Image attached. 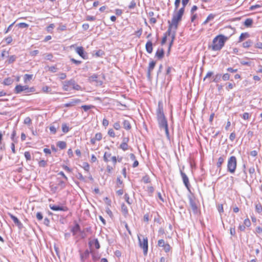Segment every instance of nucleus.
Listing matches in <instances>:
<instances>
[{"mask_svg": "<svg viewBox=\"0 0 262 262\" xmlns=\"http://www.w3.org/2000/svg\"><path fill=\"white\" fill-rule=\"evenodd\" d=\"M38 165H39V167H45L47 165V161L45 160H42L39 162Z\"/></svg>", "mask_w": 262, "mask_h": 262, "instance_id": "obj_42", "label": "nucleus"}, {"mask_svg": "<svg viewBox=\"0 0 262 262\" xmlns=\"http://www.w3.org/2000/svg\"><path fill=\"white\" fill-rule=\"evenodd\" d=\"M146 49H152V43L150 40H148L145 45Z\"/></svg>", "mask_w": 262, "mask_h": 262, "instance_id": "obj_43", "label": "nucleus"}, {"mask_svg": "<svg viewBox=\"0 0 262 262\" xmlns=\"http://www.w3.org/2000/svg\"><path fill=\"white\" fill-rule=\"evenodd\" d=\"M49 207L50 209L53 211H67L68 210V208L66 206H58L55 205H50Z\"/></svg>", "mask_w": 262, "mask_h": 262, "instance_id": "obj_11", "label": "nucleus"}, {"mask_svg": "<svg viewBox=\"0 0 262 262\" xmlns=\"http://www.w3.org/2000/svg\"><path fill=\"white\" fill-rule=\"evenodd\" d=\"M244 225L247 227H249L251 225V222L249 219H246L244 222Z\"/></svg>", "mask_w": 262, "mask_h": 262, "instance_id": "obj_57", "label": "nucleus"}, {"mask_svg": "<svg viewBox=\"0 0 262 262\" xmlns=\"http://www.w3.org/2000/svg\"><path fill=\"white\" fill-rule=\"evenodd\" d=\"M33 75L25 74L24 76V82L27 83L28 81H29L32 79Z\"/></svg>", "mask_w": 262, "mask_h": 262, "instance_id": "obj_33", "label": "nucleus"}, {"mask_svg": "<svg viewBox=\"0 0 262 262\" xmlns=\"http://www.w3.org/2000/svg\"><path fill=\"white\" fill-rule=\"evenodd\" d=\"M121 211L124 216H126L128 214V209L124 204L121 205Z\"/></svg>", "mask_w": 262, "mask_h": 262, "instance_id": "obj_26", "label": "nucleus"}, {"mask_svg": "<svg viewBox=\"0 0 262 262\" xmlns=\"http://www.w3.org/2000/svg\"><path fill=\"white\" fill-rule=\"evenodd\" d=\"M164 55V50H157L156 53V57H157L158 59H161L163 57Z\"/></svg>", "mask_w": 262, "mask_h": 262, "instance_id": "obj_22", "label": "nucleus"}, {"mask_svg": "<svg viewBox=\"0 0 262 262\" xmlns=\"http://www.w3.org/2000/svg\"><path fill=\"white\" fill-rule=\"evenodd\" d=\"M184 10H185V7H184V6H183V7L180 8L179 9V10L178 11V12L176 14L182 17V16L184 12Z\"/></svg>", "mask_w": 262, "mask_h": 262, "instance_id": "obj_37", "label": "nucleus"}, {"mask_svg": "<svg viewBox=\"0 0 262 262\" xmlns=\"http://www.w3.org/2000/svg\"><path fill=\"white\" fill-rule=\"evenodd\" d=\"M156 62V61L152 60L151 61L148 67L147 72V77L149 80L151 79V72L155 68Z\"/></svg>", "mask_w": 262, "mask_h": 262, "instance_id": "obj_10", "label": "nucleus"}, {"mask_svg": "<svg viewBox=\"0 0 262 262\" xmlns=\"http://www.w3.org/2000/svg\"><path fill=\"white\" fill-rule=\"evenodd\" d=\"M184 10H185V7H184V6H183V7L180 8L179 9V10L178 11V12L176 14L182 17V16L184 12Z\"/></svg>", "mask_w": 262, "mask_h": 262, "instance_id": "obj_38", "label": "nucleus"}, {"mask_svg": "<svg viewBox=\"0 0 262 262\" xmlns=\"http://www.w3.org/2000/svg\"><path fill=\"white\" fill-rule=\"evenodd\" d=\"M62 131L64 133H67L69 131V127L67 124L63 123L62 124Z\"/></svg>", "mask_w": 262, "mask_h": 262, "instance_id": "obj_32", "label": "nucleus"}, {"mask_svg": "<svg viewBox=\"0 0 262 262\" xmlns=\"http://www.w3.org/2000/svg\"><path fill=\"white\" fill-rule=\"evenodd\" d=\"M222 79L224 81H226L229 79L230 78V75L228 73L224 74L223 76H222Z\"/></svg>", "mask_w": 262, "mask_h": 262, "instance_id": "obj_53", "label": "nucleus"}, {"mask_svg": "<svg viewBox=\"0 0 262 262\" xmlns=\"http://www.w3.org/2000/svg\"><path fill=\"white\" fill-rule=\"evenodd\" d=\"M81 102V100L79 99H73L69 102L66 103L64 106L66 107H71L74 106L76 104L79 103Z\"/></svg>", "mask_w": 262, "mask_h": 262, "instance_id": "obj_16", "label": "nucleus"}, {"mask_svg": "<svg viewBox=\"0 0 262 262\" xmlns=\"http://www.w3.org/2000/svg\"><path fill=\"white\" fill-rule=\"evenodd\" d=\"M221 78L222 75L221 74H217L214 76L213 81L217 83L221 80Z\"/></svg>", "mask_w": 262, "mask_h": 262, "instance_id": "obj_31", "label": "nucleus"}, {"mask_svg": "<svg viewBox=\"0 0 262 262\" xmlns=\"http://www.w3.org/2000/svg\"><path fill=\"white\" fill-rule=\"evenodd\" d=\"M136 6V3L134 0H133L130 3V4L128 5V7L129 9H133L135 8Z\"/></svg>", "mask_w": 262, "mask_h": 262, "instance_id": "obj_44", "label": "nucleus"}, {"mask_svg": "<svg viewBox=\"0 0 262 262\" xmlns=\"http://www.w3.org/2000/svg\"><path fill=\"white\" fill-rule=\"evenodd\" d=\"M108 135L111 137H115V132L114 131V130L111 128V129H110L108 131Z\"/></svg>", "mask_w": 262, "mask_h": 262, "instance_id": "obj_52", "label": "nucleus"}, {"mask_svg": "<svg viewBox=\"0 0 262 262\" xmlns=\"http://www.w3.org/2000/svg\"><path fill=\"white\" fill-rule=\"evenodd\" d=\"M13 82V79L8 77L4 79L3 84L6 85H10Z\"/></svg>", "mask_w": 262, "mask_h": 262, "instance_id": "obj_25", "label": "nucleus"}, {"mask_svg": "<svg viewBox=\"0 0 262 262\" xmlns=\"http://www.w3.org/2000/svg\"><path fill=\"white\" fill-rule=\"evenodd\" d=\"M71 87H72L73 89L74 90H81V86L78 84L76 83L74 80L71 79L70 80L65 81L63 82V89L64 91H70V88Z\"/></svg>", "mask_w": 262, "mask_h": 262, "instance_id": "obj_3", "label": "nucleus"}, {"mask_svg": "<svg viewBox=\"0 0 262 262\" xmlns=\"http://www.w3.org/2000/svg\"><path fill=\"white\" fill-rule=\"evenodd\" d=\"M180 172H181V175L182 176L183 181V183H184L185 186L187 188L188 191H190V189L189 187L190 185H189V180H188L187 176L184 172H183L182 171V170H180Z\"/></svg>", "mask_w": 262, "mask_h": 262, "instance_id": "obj_12", "label": "nucleus"}, {"mask_svg": "<svg viewBox=\"0 0 262 262\" xmlns=\"http://www.w3.org/2000/svg\"><path fill=\"white\" fill-rule=\"evenodd\" d=\"M104 54V53L103 50H98L95 53H93L94 56H96V57H101Z\"/></svg>", "mask_w": 262, "mask_h": 262, "instance_id": "obj_30", "label": "nucleus"}, {"mask_svg": "<svg viewBox=\"0 0 262 262\" xmlns=\"http://www.w3.org/2000/svg\"><path fill=\"white\" fill-rule=\"evenodd\" d=\"M196 14H193L192 17H191V23H193V27L194 28L193 29L192 26H191V25H190V29L191 30H193V31L195 30V24L194 22V20L196 19Z\"/></svg>", "mask_w": 262, "mask_h": 262, "instance_id": "obj_34", "label": "nucleus"}, {"mask_svg": "<svg viewBox=\"0 0 262 262\" xmlns=\"http://www.w3.org/2000/svg\"><path fill=\"white\" fill-rule=\"evenodd\" d=\"M77 54L84 59H88V54L85 50H76Z\"/></svg>", "mask_w": 262, "mask_h": 262, "instance_id": "obj_18", "label": "nucleus"}, {"mask_svg": "<svg viewBox=\"0 0 262 262\" xmlns=\"http://www.w3.org/2000/svg\"><path fill=\"white\" fill-rule=\"evenodd\" d=\"M124 199H125V201L128 204L130 205V204H132V202L129 201V195H128V194H127V193L125 194V195H124Z\"/></svg>", "mask_w": 262, "mask_h": 262, "instance_id": "obj_61", "label": "nucleus"}, {"mask_svg": "<svg viewBox=\"0 0 262 262\" xmlns=\"http://www.w3.org/2000/svg\"><path fill=\"white\" fill-rule=\"evenodd\" d=\"M224 158L223 157H220L219 159H218V161L216 163V166H217V167L218 168H219V171H220L221 170V166H222V164L224 163Z\"/></svg>", "mask_w": 262, "mask_h": 262, "instance_id": "obj_20", "label": "nucleus"}, {"mask_svg": "<svg viewBox=\"0 0 262 262\" xmlns=\"http://www.w3.org/2000/svg\"><path fill=\"white\" fill-rule=\"evenodd\" d=\"M228 39V37H226L223 35H217L212 41V49H221Z\"/></svg>", "mask_w": 262, "mask_h": 262, "instance_id": "obj_2", "label": "nucleus"}, {"mask_svg": "<svg viewBox=\"0 0 262 262\" xmlns=\"http://www.w3.org/2000/svg\"><path fill=\"white\" fill-rule=\"evenodd\" d=\"M96 19V17L93 16L88 15L86 17V20L88 21H94Z\"/></svg>", "mask_w": 262, "mask_h": 262, "instance_id": "obj_60", "label": "nucleus"}, {"mask_svg": "<svg viewBox=\"0 0 262 262\" xmlns=\"http://www.w3.org/2000/svg\"><path fill=\"white\" fill-rule=\"evenodd\" d=\"M47 68H48L49 71L53 73H55L57 71V68L55 66L48 67Z\"/></svg>", "mask_w": 262, "mask_h": 262, "instance_id": "obj_46", "label": "nucleus"}, {"mask_svg": "<svg viewBox=\"0 0 262 262\" xmlns=\"http://www.w3.org/2000/svg\"><path fill=\"white\" fill-rule=\"evenodd\" d=\"M261 7H262V5L257 4V5L251 6L249 9L250 10H254L256 8H260Z\"/></svg>", "mask_w": 262, "mask_h": 262, "instance_id": "obj_56", "label": "nucleus"}, {"mask_svg": "<svg viewBox=\"0 0 262 262\" xmlns=\"http://www.w3.org/2000/svg\"><path fill=\"white\" fill-rule=\"evenodd\" d=\"M249 36V34L248 33H242L239 37V41H242L246 38H248Z\"/></svg>", "mask_w": 262, "mask_h": 262, "instance_id": "obj_28", "label": "nucleus"}, {"mask_svg": "<svg viewBox=\"0 0 262 262\" xmlns=\"http://www.w3.org/2000/svg\"><path fill=\"white\" fill-rule=\"evenodd\" d=\"M89 244L91 246L92 245L94 244L95 248L97 249H98L100 248V244H99V241L98 240L97 238H96L95 239L94 241H90L89 242Z\"/></svg>", "mask_w": 262, "mask_h": 262, "instance_id": "obj_21", "label": "nucleus"}, {"mask_svg": "<svg viewBox=\"0 0 262 262\" xmlns=\"http://www.w3.org/2000/svg\"><path fill=\"white\" fill-rule=\"evenodd\" d=\"M57 146L60 149H63L66 148L67 146V143L64 141H58L57 143Z\"/></svg>", "mask_w": 262, "mask_h": 262, "instance_id": "obj_24", "label": "nucleus"}, {"mask_svg": "<svg viewBox=\"0 0 262 262\" xmlns=\"http://www.w3.org/2000/svg\"><path fill=\"white\" fill-rule=\"evenodd\" d=\"M163 115H164V114L163 112V104L161 102L159 101L158 102V108L157 110V116L158 117Z\"/></svg>", "mask_w": 262, "mask_h": 262, "instance_id": "obj_17", "label": "nucleus"}, {"mask_svg": "<svg viewBox=\"0 0 262 262\" xmlns=\"http://www.w3.org/2000/svg\"><path fill=\"white\" fill-rule=\"evenodd\" d=\"M158 246L159 247H163V250L166 253L169 252L171 249L170 246L168 243H165L164 240L163 239H161L158 241Z\"/></svg>", "mask_w": 262, "mask_h": 262, "instance_id": "obj_8", "label": "nucleus"}, {"mask_svg": "<svg viewBox=\"0 0 262 262\" xmlns=\"http://www.w3.org/2000/svg\"><path fill=\"white\" fill-rule=\"evenodd\" d=\"M249 173L251 175V177L252 178L253 174L255 173V168H254V167H251L249 169Z\"/></svg>", "mask_w": 262, "mask_h": 262, "instance_id": "obj_58", "label": "nucleus"}, {"mask_svg": "<svg viewBox=\"0 0 262 262\" xmlns=\"http://www.w3.org/2000/svg\"><path fill=\"white\" fill-rule=\"evenodd\" d=\"M83 168L85 171H88L90 168L89 164L86 162H84L83 163Z\"/></svg>", "mask_w": 262, "mask_h": 262, "instance_id": "obj_55", "label": "nucleus"}, {"mask_svg": "<svg viewBox=\"0 0 262 262\" xmlns=\"http://www.w3.org/2000/svg\"><path fill=\"white\" fill-rule=\"evenodd\" d=\"M9 215L10 218L13 220L14 223L17 226L18 228L21 229L23 227L22 223L19 221V220L14 215L11 213H9Z\"/></svg>", "mask_w": 262, "mask_h": 262, "instance_id": "obj_14", "label": "nucleus"}, {"mask_svg": "<svg viewBox=\"0 0 262 262\" xmlns=\"http://www.w3.org/2000/svg\"><path fill=\"white\" fill-rule=\"evenodd\" d=\"M50 130L53 134H55L56 133V128L54 126H51L50 127Z\"/></svg>", "mask_w": 262, "mask_h": 262, "instance_id": "obj_63", "label": "nucleus"}, {"mask_svg": "<svg viewBox=\"0 0 262 262\" xmlns=\"http://www.w3.org/2000/svg\"><path fill=\"white\" fill-rule=\"evenodd\" d=\"M90 251L89 250H86L83 253L80 254V258L82 262H84V260L87 259L89 256Z\"/></svg>", "mask_w": 262, "mask_h": 262, "instance_id": "obj_19", "label": "nucleus"}, {"mask_svg": "<svg viewBox=\"0 0 262 262\" xmlns=\"http://www.w3.org/2000/svg\"><path fill=\"white\" fill-rule=\"evenodd\" d=\"M252 41L250 40H248L243 43V47L244 48H248L251 47Z\"/></svg>", "mask_w": 262, "mask_h": 262, "instance_id": "obj_35", "label": "nucleus"}, {"mask_svg": "<svg viewBox=\"0 0 262 262\" xmlns=\"http://www.w3.org/2000/svg\"><path fill=\"white\" fill-rule=\"evenodd\" d=\"M98 75L97 74H93L89 78L90 81H97Z\"/></svg>", "mask_w": 262, "mask_h": 262, "instance_id": "obj_40", "label": "nucleus"}, {"mask_svg": "<svg viewBox=\"0 0 262 262\" xmlns=\"http://www.w3.org/2000/svg\"><path fill=\"white\" fill-rule=\"evenodd\" d=\"M16 135V131L15 130H13V132H12V133L11 134V140L13 142H16V139L15 138V137Z\"/></svg>", "mask_w": 262, "mask_h": 262, "instance_id": "obj_51", "label": "nucleus"}, {"mask_svg": "<svg viewBox=\"0 0 262 262\" xmlns=\"http://www.w3.org/2000/svg\"><path fill=\"white\" fill-rule=\"evenodd\" d=\"M189 194L188 195L190 208L194 214H196V198L191 190L189 191Z\"/></svg>", "mask_w": 262, "mask_h": 262, "instance_id": "obj_6", "label": "nucleus"}, {"mask_svg": "<svg viewBox=\"0 0 262 262\" xmlns=\"http://www.w3.org/2000/svg\"><path fill=\"white\" fill-rule=\"evenodd\" d=\"M182 19V17L173 14L171 22H170V21H168V29L167 30V33H168V35L170 36L171 32L172 31V33L171 34V40L170 41V42L169 43V45L168 47V49H170L171 45L173 42V40L174 38L175 34H176V31L178 28V23L180 21H181Z\"/></svg>", "mask_w": 262, "mask_h": 262, "instance_id": "obj_1", "label": "nucleus"}, {"mask_svg": "<svg viewBox=\"0 0 262 262\" xmlns=\"http://www.w3.org/2000/svg\"><path fill=\"white\" fill-rule=\"evenodd\" d=\"M139 246L143 250V253L145 255L147 253L148 251V238L146 237H144L142 235H138Z\"/></svg>", "mask_w": 262, "mask_h": 262, "instance_id": "obj_5", "label": "nucleus"}, {"mask_svg": "<svg viewBox=\"0 0 262 262\" xmlns=\"http://www.w3.org/2000/svg\"><path fill=\"white\" fill-rule=\"evenodd\" d=\"M66 187V182L61 180H58L56 185L50 184V187L51 191L53 193L63 189Z\"/></svg>", "mask_w": 262, "mask_h": 262, "instance_id": "obj_7", "label": "nucleus"}, {"mask_svg": "<svg viewBox=\"0 0 262 262\" xmlns=\"http://www.w3.org/2000/svg\"><path fill=\"white\" fill-rule=\"evenodd\" d=\"M36 218L38 221H41L43 219L42 214L41 212H38L36 213Z\"/></svg>", "mask_w": 262, "mask_h": 262, "instance_id": "obj_59", "label": "nucleus"}, {"mask_svg": "<svg viewBox=\"0 0 262 262\" xmlns=\"http://www.w3.org/2000/svg\"><path fill=\"white\" fill-rule=\"evenodd\" d=\"M142 180L145 183H148L150 182V178L148 176H145L143 177Z\"/></svg>", "mask_w": 262, "mask_h": 262, "instance_id": "obj_48", "label": "nucleus"}, {"mask_svg": "<svg viewBox=\"0 0 262 262\" xmlns=\"http://www.w3.org/2000/svg\"><path fill=\"white\" fill-rule=\"evenodd\" d=\"M17 26L21 28H28L29 27V25L25 23H20L17 24Z\"/></svg>", "mask_w": 262, "mask_h": 262, "instance_id": "obj_49", "label": "nucleus"}, {"mask_svg": "<svg viewBox=\"0 0 262 262\" xmlns=\"http://www.w3.org/2000/svg\"><path fill=\"white\" fill-rule=\"evenodd\" d=\"M237 166V160L235 156H232L229 158L227 163V171L231 173L235 172Z\"/></svg>", "mask_w": 262, "mask_h": 262, "instance_id": "obj_4", "label": "nucleus"}, {"mask_svg": "<svg viewBox=\"0 0 262 262\" xmlns=\"http://www.w3.org/2000/svg\"><path fill=\"white\" fill-rule=\"evenodd\" d=\"M252 24L253 19L251 18H247L244 22V25L247 27H251Z\"/></svg>", "mask_w": 262, "mask_h": 262, "instance_id": "obj_27", "label": "nucleus"}, {"mask_svg": "<svg viewBox=\"0 0 262 262\" xmlns=\"http://www.w3.org/2000/svg\"><path fill=\"white\" fill-rule=\"evenodd\" d=\"M123 125V127L126 130H129L131 128V125L128 120H124Z\"/></svg>", "mask_w": 262, "mask_h": 262, "instance_id": "obj_23", "label": "nucleus"}, {"mask_svg": "<svg viewBox=\"0 0 262 262\" xmlns=\"http://www.w3.org/2000/svg\"><path fill=\"white\" fill-rule=\"evenodd\" d=\"M159 125L160 128L168 126L167 121L164 115L157 117Z\"/></svg>", "mask_w": 262, "mask_h": 262, "instance_id": "obj_9", "label": "nucleus"}, {"mask_svg": "<svg viewBox=\"0 0 262 262\" xmlns=\"http://www.w3.org/2000/svg\"><path fill=\"white\" fill-rule=\"evenodd\" d=\"M94 106L93 105H82L81 106V108L83 109V110L85 111V112H86L88 111V110H89L90 109L92 108H94Z\"/></svg>", "mask_w": 262, "mask_h": 262, "instance_id": "obj_36", "label": "nucleus"}, {"mask_svg": "<svg viewBox=\"0 0 262 262\" xmlns=\"http://www.w3.org/2000/svg\"><path fill=\"white\" fill-rule=\"evenodd\" d=\"M71 231L73 235H75L77 232L81 231L80 225L76 222H75V225L71 228Z\"/></svg>", "mask_w": 262, "mask_h": 262, "instance_id": "obj_15", "label": "nucleus"}, {"mask_svg": "<svg viewBox=\"0 0 262 262\" xmlns=\"http://www.w3.org/2000/svg\"><path fill=\"white\" fill-rule=\"evenodd\" d=\"M94 138L96 141H100L102 139V134L100 133L96 134Z\"/></svg>", "mask_w": 262, "mask_h": 262, "instance_id": "obj_47", "label": "nucleus"}, {"mask_svg": "<svg viewBox=\"0 0 262 262\" xmlns=\"http://www.w3.org/2000/svg\"><path fill=\"white\" fill-rule=\"evenodd\" d=\"M111 156V154L110 153H107L105 152L103 156V160L105 162H108V158H110Z\"/></svg>", "mask_w": 262, "mask_h": 262, "instance_id": "obj_41", "label": "nucleus"}, {"mask_svg": "<svg viewBox=\"0 0 262 262\" xmlns=\"http://www.w3.org/2000/svg\"><path fill=\"white\" fill-rule=\"evenodd\" d=\"M28 90V86L27 85H17L15 88L14 92L16 94H19L22 92L27 93Z\"/></svg>", "mask_w": 262, "mask_h": 262, "instance_id": "obj_13", "label": "nucleus"}, {"mask_svg": "<svg viewBox=\"0 0 262 262\" xmlns=\"http://www.w3.org/2000/svg\"><path fill=\"white\" fill-rule=\"evenodd\" d=\"M44 59L46 60H51L53 58V55L51 54H47L43 55Z\"/></svg>", "mask_w": 262, "mask_h": 262, "instance_id": "obj_50", "label": "nucleus"}, {"mask_svg": "<svg viewBox=\"0 0 262 262\" xmlns=\"http://www.w3.org/2000/svg\"><path fill=\"white\" fill-rule=\"evenodd\" d=\"M120 148H121L123 150L125 151L128 149V146L126 143H122L120 145Z\"/></svg>", "mask_w": 262, "mask_h": 262, "instance_id": "obj_39", "label": "nucleus"}, {"mask_svg": "<svg viewBox=\"0 0 262 262\" xmlns=\"http://www.w3.org/2000/svg\"><path fill=\"white\" fill-rule=\"evenodd\" d=\"M16 59V57L14 55L11 56L8 60V62L9 63H11L13 62Z\"/></svg>", "mask_w": 262, "mask_h": 262, "instance_id": "obj_54", "label": "nucleus"}, {"mask_svg": "<svg viewBox=\"0 0 262 262\" xmlns=\"http://www.w3.org/2000/svg\"><path fill=\"white\" fill-rule=\"evenodd\" d=\"M24 156L27 161L31 160V156L29 151H25L24 153Z\"/></svg>", "mask_w": 262, "mask_h": 262, "instance_id": "obj_45", "label": "nucleus"}, {"mask_svg": "<svg viewBox=\"0 0 262 262\" xmlns=\"http://www.w3.org/2000/svg\"><path fill=\"white\" fill-rule=\"evenodd\" d=\"M250 117V114L248 113H245L243 114V118L245 120H247Z\"/></svg>", "mask_w": 262, "mask_h": 262, "instance_id": "obj_64", "label": "nucleus"}, {"mask_svg": "<svg viewBox=\"0 0 262 262\" xmlns=\"http://www.w3.org/2000/svg\"><path fill=\"white\" fill-rule=\"evenodd\" d=\"M255 210L257 213H258L259 214L261 213L262 206L259 203H258L255 205Z\"/></svg>", "mask_w": 262, "mask_h": 262, "instance_id": "obj_29", "label": "nucleus"}, {"mask_svg": "<svg viewBox=\"0 0 262 262\" xmlns=\"http://www.w3.org/2000/svg\"><path fill=\"white\" fill-rule=\"evenodd\" d=\"M24 122L25 124H30L31 123V119L30 118V117H26L25 119Z\"/></svg>", "mask_w": 262, "mask_h": 262, "instance_id": "obj_62", "label": "nucleus"}]
</instances>
